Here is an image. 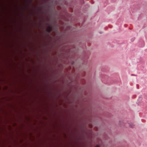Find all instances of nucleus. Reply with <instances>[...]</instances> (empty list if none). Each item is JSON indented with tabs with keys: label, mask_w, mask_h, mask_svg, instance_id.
I'll use <instances>...</instances> for the list:
<instances>
[{
	"label": "nucleus",
	"mask_w": 147,
	"mask_h": 147,
	"mask_svg": "<svg viewBox=\"0 0 147 147\" xmlns=\"http://www.w3.org/2000/svg\"><path fill=\"white\" fill-rule=\"evenodd\" d=\"M53 30L52 27L51 26H49L47 29V31L49 33H50Z\"/></svg>",
	"instance_id": "nucleus-1"
},
{
	"label": "nucleus",
	"mask_w": 147,
	"mask_h": 147,
	"mask_svg": "<svg viewBox=\"0 0 147 147\" xmlns=\"http://www.w3.org/2000/svg\"><path fill=\"white\" fill-rule=\"evenodd\" d=\"M95 147H100V146L99 145H97Z\"/></svg>",
	"instance_id": "nucleus-2"
},
{
	"label": "nucleus",
	"mask_w": 147,
	"mask_h": 147,
	"mask_svg": "<svg viewBox=\"0 0 147 147\" xmlns=\"http://www.w3.org/2000/svg\"><path fill=\"white\" fill-rule=\"evenodd\" d=\"M130 126L131 127H132V125H130Z\"/></svg>",
	"instance_id": "nucleus-3"
}]
</instances>
